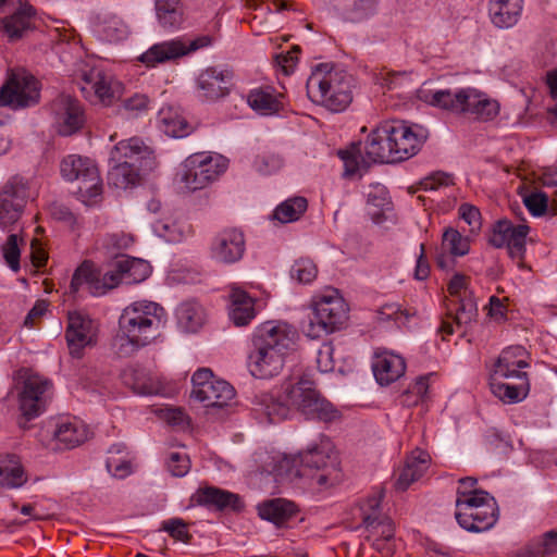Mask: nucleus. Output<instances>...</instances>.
I'll list each match as a JSON object with an SVG mask.
<instances>
[{
	"label": "nucleus",
	"instance_id": "obj_6",
	"mask_svg": "<svg viewBox=\"0 0 557 557\" xmlns=\"http://www.w3.org/2000/svg\"><path fill=\"white\" fill-rule=\"evenodd\" d=\"M309 99L331 112L345 111L352 101L351 77L331 63L315 65L306 84Z\"/></svg>",
	"mask_w": 557,
	"mask_h": 557
},
{
	"label": "nucleus",
	"instance_id": "obj_38",
	"mask_svg": "<svg viewBox=\"0 0 557 557\" xmlns=\"http://www.w3.org/2000/svg\"><path fill=\"white\" fill-rule=\"evenodd\" d=\"M364 195L368 214L375 223H380L384 212L392 208L391 197L386 187L379 183L371 184Z\"/></svg>",
	"mask_w": 557,
	"mask_h": 557
},
{
	"label": "nucleus",
	"instance_id": "obj_34",
	"mask_svg": "<svg viewBox=\"0 0 557 557\" xmlns=\"http://www.w3.org/2000/svg\"><path fill=\"white\" fill-rule=\"evenodd\" d=\"M194 499L198 505L220 510L237 509L239 503V497L236 494L213 486L199 488L194 495Z\"/></svg>",
	"mask_w": 557,
	"mask_h": 557
},
{
	"label": "nucleus",
	"instance_id": "obj_39",
	"mask_svg": "<svg viewBox=\"0 0 557 557\" xmlns=\"http://www.w3.org/2000/svg\"><path fill=\"white\" fill-rule=\"evenodd\" d=\"M35 10L32 5L24 4L12 15L3 18L2 27L11 39L20 38L32 26Z\"/></svg>",
	"mask_w": 557,
	"mask_h": 557
},
{
	"label": "nucleus",
	"instance_id": "obj_55",
	"mask_svg": "<svg viewBox=\"0 0 557 557\" xmlns=\"http://www.w3.org/2000/svg\"><path fill=\"white\" fill-rule=\"evenodd\" d=\"M2 255L9 268L17 272L20 270L21 250L18 246V236L10 234L5 243L2 245Z\"/></svg>",
	"mask_w": 557,
	"mask_h": 557
},
{
	"label": "nucleus",
	"instance_id": "obj_3",
	"mask_svg": "<svg viewBox=\"0 0 557 557\" xmlns=\"http://www.w3.org/2000/svg\"><path fill=\"white\" fill-rule=\"evenodd\" d=\"M296 331L285 322L268 321L252 335V346L247 355L249 373L260 380L281 373L286 356L293 350Z\"/></svg>",
	"mask_w": 557,
	"mask_h": 557
},
{
	"label": "nucleus",
	"instance_id": "obj_24",
	"mask_svg": "<svg viewBox=\"0 0 557 557\" xmlns=\"http://www.w3.org/2000/svg\"><path fill=\"white\" fill-rule=\"evenodd\" d=\"M92 32L99 40L116 44L127 39L132 29L122 16L113 12H102L95 16Z\"/></svg>",
	"mask_w": 557,
	"mask_h": 557
},
{
	"label": "nucleus",
	"instance_id": "obj_63",
	"mask_svg": "<svg viewBox=\"0 0 557 557\" xmlns=\"http://www.w3.org/2000/svg\"><path fill=\"white\" fill-rule=\"evenodd\" d=\"M453 184V176L444 172H435L430 176L423 178L420 183L421 188L425 191L436 190L443 186Z\"/></svg>",
	"mask_w": 557,
	"mask_h": 557
},
{
	"label": "nucleus",
	"instance_id": "obj_9",
	"mask_svg": "<svg viewBox=\"0 0 557 557\" xmlns=\"http://www.w3.org/2000/svg\"><path fill=\"white\" fill-rule=\"evenodd\" d=\"M61 174L70 182L77 181V194L86 205H92L102 191L101 178L95 162L77 154H70L61 162Z\"/></svg>",
	"mask_w": 557,
	"mask_h": 557
},
{
	"label": "nucleus",
	"instance_id": "obj_12",
	"mask_svg": "<svg viewBox=\"0 0 557 557\" xmlns=\"http://www.w3.org/2000/svg\"><path fill=\"white\" fill-rule=\"evenodd\" d=\"M388 135L389 144L393 152L381 151L382 158L395 159V162L404 161L414 156L426 135L424 131L418 126L414 128L401 121H391L382 123V132Z\"/></svg>",
	"mask_w": 557,
	"mask_h": 557
},
{
	"label": "nucleus",
	"instance_id": "obj_35",
	"mask_svg": "<svg viewBox=\"0 0 557 557\" xmlns=\"http://www.w3.org/2000/svg\"><path fill=\"white\" fill-rule=\"evenodd\" d=\"M156 14L159 25L171 32L181 28L185 20L181 0H156Z\"/></svg>",
	"mask_w": 557,
	"mask_h": 557
},
{
	"label": "nucleus",
	"instance_id": "obj_16",
	"mask_svg": "<svg viewBox=\"0 0 557 557\" xmlns=\"http://www.w3.org/2000/svg\"><path fill=\"white\" fill-rule=\"evenodd\" d=\"M79 78L81 91L90 102L110 106L120 95L119 83L100 69L86 66L79 71Z\"/></svg>",
	"mask_w": 557,
	"mask_h": 557
},
{
	"label": "nucleus",
	"instance_id": "obj_44",
	"mask_svg": "<svg viewBox=\"0 0 557 557\" xmlns=\"http://www.w3.org/2000/svg\"><path fill=\"white\" fill-rule=\"evenodd\" d=\"M308 208L305 197H292L280 203L273 211V219L281 223H290L299 220Z\"/></svg>",
	"mask_w": 557,
	"mask_h": 557
},
{
	"label": "nucleus",
	"instance_id": "obj_31",
	"mask_svg": "<svg viewBox=\"0 0 557 557\" xmlns=\"http://www.w3.org/2000/svg\"><path fill=\"white\" fill-rule=\"evenodd\" d=\"M505 377L490 376V388L492 394L505 404H516L522 401L530 392V381L528 376L513 377L517 383H505Z\"/></svg>",
	"mask_w": 557,
	"mask_h": 557
},
{
	"label": "nucleus",
	"instance_id": "obj_7",
	"mask_svg": "<svg viewBox=\"0 0 557 557\" xmlns=\"http://www.w3.org/2000/svg\"><path fill=\"white\" fill-rule=\"evenodd\" d=\"M311 309L312 318L304 327L305 335L311 339L341 330L348 319V307L334 288L317 294L312 298Z\"/></svg>",
	"mask_w": 557,
	"mask_h": 557
},
{
	"label": "nucleus",
	"instance_id": "obj_47",
	"mask_svg": "<svg viewBox=\"0 0 557 557\" xmlns=\"http://www.w3.org/2000/svg\"><path fill=\"white\" fill-rule=\"evenodd\" d=\"M384 497V491H375L360 505L362 522L367 528L373 527L381 520L380 506Z\"/></svg>",
	"mask_w": 557,
	"mask_h": 557
},
{
	"label": "nucleus",
	"instance_id": "obj_26",
	"mask_svg": "<svg viewBox=\"0 0 557 557\" xmlns=\"http://www.w3.org/2000/svg\"><path fill=\"white\" fill-rule=\"evenodd\" d=\"M431 462L430 455L422 449L412 450L406 458L403 468L398 471L394 486L398 491H406L412 483L419 481Z\"/></svg>",
	"mask_w": 557,
	"mask_h": 557
},
{
	"label": "nucleus",
	"instance_id": "obj_49",
	"mask_svg": "<svg viewBox=\"0 0 557 557\" xmlns=\"http://www.w3.org/2000/svg\"><path fill=\"white\" fill-rule=\"evenodd\" d=\"M442 248L455 257H462L469 252L470 244L468 237L449 228L443 234Z\"/></svg>",
	"mask_w": 557,
	"mask_h": 557
},
{
	"label": "nucleus",
	"instance_id": "obj_58",
	"mask_svg": "<svg viewBox=\"0 0 557 557\" xmlns=\"http://www.w3.org/2000/svg\"><path fill=\"white\" fill-rule=\"evenodd\" d=\"M447 290L450 296L457 297L458 301L461 299H472L469 297L471 292L469 290V277L456 273L449 281Z\"/></svg>",
	"mask_w": 557,
	"mask_h": 557
},
{
	"label": "nucleus",
	"instance_id": "obj_29",
	"mask_svg": "<svg viewBox=\"0 0 557 557\" xmlns=\"http://www.w3.org/2000/svg\"><path fill=\"white\" fill-rule=\"evenodd\" d=\"M186 54V42L182 39H172L154 44L139 57V61L148 67H154Z\"/></svg>",
	"mask_w": 557,
	"mask_h": 557
},
{
	"label": "nucleus",
	"instance_id": "obj_28",
	"mask_svg": "<svg viewBox=\"0 0 557 557\" xmlns=\"http://www.w3.org/2000/svg\"><path fill=\"white\" fill-rule=\"evenodd\" d=\"M372 370L380 385H389L404 375L406 362L399 355L381 351L375 354Z\"/></svg>",
	"mask_w": 557,
	"mask_h": 557
},
{
	"label": "nucleus",
	"instance_id": "obj_30",
	"mask_svg": "<svg viewBox=\"0 0 557 557\" xmlns=\"http://www.w3.org/2000/svg\"><path fill=\"white\" fill-rule=\"evenodd\" d=\"M523 0H490L488 15L497 28L515 26L522 13Z\"/></svg>",
	"mask_w": 557,
	"mask_h": 557
},
{
	"label": "nucleus",
	"instance_id": "obj_21",
	"mask_svg": "<svg viewBox=\"0 0 557 557\" xmlns=\"http://www.w3.org/2000/svg\"><path fill=\"white\" fill-rule=\"evenodd\" d=\"M52 112L57 131L63 136L76 133L85 121L79 101L69 95H61L53 101Z\"/></svg>",
	"mask_w": 557,
	"mask_h": 557
},
{
	"label": "nucleus",
	"instance_id": "obj_25",
	"mask_svg": "<svg viewBox=\"0 0 557 557\" xmlns=\"http://www.w3.org/2000/svg\"><path fill=\"white\" fill-rule=\"evenodd\" d=\"M153 156L152 149L140 138L132 137L120 140L111 150L109 162H126L144 168L149 165Z\"/></svg>",
	"mask_w": 557,
	"mask_h": 557
},
{
	"label": "nucleus",
	"instance_id": "obj_37",
	"mask_svg": "<svg viewBox=\"0 0 557 557\" xmlns=\"http://www.w3.org/2000/svg\"><path fill=\"white\" fill-rule=\"evenodd\" d=\"M178 327L186 333L200 330L206 321V313L201 305L196 301H186L176 309Z\"/></svg>",
	"mask_w": 557,
	"mask_h": 557
},
{
	"label": "nucleus",
	"instance_id": "obj_32",
	"mask_svg": "<svg viewBox=\"0 0 557 557\" xmlns=\"http://www.w3.org/2000/svg\"><path fill=\"white\" fill-rule=\"evenodd\" d=\"M230 319L236 326H245L256 317L255 299L238 286L230 290Z\"/></svg>",
	"mask_w": 557,
	"mask_h": 557
},
{
	"label": "nucleus",
	"instance_id": "obj_54",
	"mask_svg": "<svg viewBox=\"0 0 557 557\" xmlns=\"http://www.w3.org/2000/svg\"><path fill=\"white\" fill-rule=\"evenodd\" d=\"M283 164V159L275 153L259 154L253 161L255 170L262 175L276 173L282 169Z\"/></svg>",
	"mask_w": 557,
	"mask_h": 557
},
{
	"label": "nucleus",
	"instance_id": "obj_20",
	"mask_svg": "<svg viewBox=\"0 0 557 557\" xmlns=\"http://www.w3.org/2000/svg\"><path fill=\"white\" fill-rule=\"evenodd\" d=\"M245 249L244 233L237 228H225L212 238L210 257L216 262L232 264L243 258Z\"/></svg>",
	"mask_w": 557,
	"mask_h": 557
},
{
	"label": "nucleus",
	"instance_id": "obj_1",
	"mask_svg": "<svg viewBox=\"0 0 557 557\" xmlns=\"http://www.w3.org/2000/svg\"><path fill=\"white\" fill-rule=\"evenodd\" d=\"M258 399L257 410L271 423L287 419L292 408L308 419L326 423L341 418L339 410L321 395L314 381L306 374L286 380L280 389L262 394Z\"/></svg>",
	"mask_w": 557,
	"mask_h": 557
},
{
	"label": "nucleus",
	"instance_id": "obj_43",
	"mask_svg": "<svg viewBox=\"0 0 557 557\" xmlns=\"http://www.w3.org/2000/svg\"><path fill=\"white\" fill-rule=\"evenodd\" d=\"M476 315V305L472 299H461L456 308V313L453 320H444L440 331L444 334L450 335L455 332V325L458 329L467 326L471 323Z\"/></svg>",
	"mask_w": 557,
	"mask_h": 557
},
{
	"label": "nucleus",
	"instance_id": "obj_19",
	"mask_svg": "<svg viewBox=\"0 0 557 557\" xmlns=\"http://www.w3.org/2000/svg\"><path fill=\"white\" fill-rule=\"evenodd\" d=\"M50 386V381L38 374L25 376L18 401L20 409L27 419H34L45 411Z\"/></svg>",
	"mask_w": 557,
	"mask_h": 557
},
{
	"label": "nucleus",
	"instance_id": "obj_4",
	"mask_svg": "<svg viewBox=\"0 0 557 557\" xmlns=\"http://www.w3.org/2000/svg\"><path fill=\"white\" fill-rule=\"evenodd\" d=\"M338 460L333 442L322 435L295 456L284 457L280 468L290 479H305L310 486L327 487L339 481Z\"/></svg>",
	"mask_w": 557,
	"mask_h": 557
},
{
	"label": "nucleus",
	"instance_id": "obj_23",
	"mask_svg": "<svg viewBox=\"0 0 557 557\" xmlns=\"http://www.w3.org/2000/svg\"><path fill=\"white\" fill-rule=\"evenodd\" d=\"M529 366V354L524 347L509 346L500 352L490 376L505 377L506 380L528 376L523 369Z\"/></svg>",
	"mask_w": 557,
	"mask_h": 557
},
{
	"label": "nucleus",
	"instance_id": "obj_46",
	"mask_svg": "<svg viewBox=\"0 0 557 557\" xmlns=\"http://www.w3.org/2000/svg\"><path fill=\"white\" fill-rule=\"evenodd\" d=\"M529 226L525 224L515 225L508 220L498 221L493 227V234L490 238V243L496 248H503L516 236L519 231H529Z\"/></svg>",
	"mask_w": 557,
	"mask_h": 557
},
{
	"label": "nucleus",
	"instance_id": "obj_56",
	"mask_svg": "<svg viewBox=\"0 0 557 557\" xmlns=\"http://www.w3.org/2000/svg\"><path fill=\"white\" fill-rule=\"evenodd\" d=\"M428 391L429 377L421 376L404 394L403 403L407 406H414L426 397Z\"/></svg>",
	"mask_w": 557,
	"mask_h": 557
},
{
	"label": "nucleus",
	"instance_id": "obj_22",
	"mask_svg": "<svg viewBox=\"0 0 557 557\" xmlns=\"http://www.w3.org/2000/svg\"><path fill=\"white\" fill-rule=\"evenodd\" d=\"M232 73L219 67H208L197 77L198 96L203 101H215L228 95Z\"/></svg>",
	"mask_w": 557,
	"mask_h": 557
},
{
	"label": "nucleus",
	"instance_id": "obj_59",
	"mask_svg": "<svg viewBox=\"0 0 557 557\" xmlns=\"http://www.w3.org/2000/svg\"><path fill=\"white\" fill-rule=\"evenodd\" d=\"M476 479L473 476H466L458 480V487L456 493V505L460 504L463 498H474L479 493H486L476 487Z\"/></svg>",
	"mask_w": 557,
	"mask_h": 557
},
{
	"label": "nucleus",
	"instance_id": "obj_48",
	"mask_svg": "<svg viewBox=\"0 0 557 557\" xmlns=\"http://www.w3.org/2000/svg\"><path fill=\"white\" fill-rule=\"evenodd\" d=\"M412 315L413 312L404 309L399 304H385L379 309L376 320L381 323L393 321L397 326H403Z\"/></svg>",
	"mask_w": 557,
	"mask_h": 557
},
{
	"label": "nucleus",
	"instance_id": "obj_2",
	"mask_svg": "<svg viewBox=\"0 0 557 557\" xmlns=\"http://www.w3.org/2000/svg\"><path fill=\"white\" fill-rule=\"evenodd\" d=\"M168 323L162 306L150 300H136L127 305L119 318L114 346L116 354L128 357L158 341Z\"/></svg>",
	"mask_w": 557,
	"mask_h": 557
},
{
	"label": "nucleus",
	"instance_id": "obj_10",
	"mask_svg": "<svg viewBox=\"0 0 557 557\" xmlns=\"http://www.w3.org/2000/svg\"><path fill=\"white\" fill-rule=\"evenodd\" d=\"M455 518L466 531H487L498 519L496 500L490 493H479L474 498H463L456 505Z\"/></svg>",
	"mask_w": 557,
	"mask_h": 557
},
{
	"label": "nucleus",
	"instance_id": "obj_13",
	"mask_svg": "<svg viewBox=\"0 0 557 557\" xmlns=\"http://www.w3.org/2000/svg\"><path fill=\"white\" fill-rule=\"evenodd\" d=\"M40 88L38 81L24 70L12 71L5 85L0 89V106L22 109L38 103Z\"/></svg>",
	"mask_w": 557,
	"mask_h": 557
},
{
	"label": "nucleus",
	"instance_id": "obj_11",
	"mask_svg": "<svg viewBox=\"0 0 557 557\" xmlns=\"http://www.w3.org/2000/svg\"><path fill=\"white\" fill-rule=\"evenodd\" d=\"M227 164V160L218 153H194L184 162L181 182L189 191L202 189L224 173Z\"/></svg>",
	"mask_w": 557,
	"mask_h": 557
},
{
	"label": "nucleus",
	"instance_id": "obj_51",
	"mask_svg": "<svg viewBox=\"0 0 557 557\" xmlns=\"http://www.w3.org/2000/svg\"><path fill=\"white\" fill-rule=\"evenodd\" d=\"M98 281V272L89 261L83 262L74 272L70 289L77 293L84 285L92 286Z\"/></svg>",
	"mask_w": 557,
	"mask_h": 557
},
{
	"label": "nucleus",
	"instance_id": "obj_64",
	"mask_svg": "<svg viewBox=\"0 0 557 557\" xmlns=\"http://www.w3.org/2000/svg\"><path fill=\"white\" fill-rule=\"evenodd\" d=\"M459 215L470 226L471 232L481 227V213L476 207L463 203L459 208Z\"/></svg>",
	"mask_w": 557,
	"mask_h": 557
},
{
	"label": "nucleus",
	"instance_id": "obj_15",
	"mask_svg": "<svg viewBox=\"0 0 557 557\" xmlns=\"http://www.w3.org/2000/svg\"><path fill=\"white\" fill-rule=\"evenodd\" d=\"M30 198L27 181L14 176L0 189V227L3 231L13 230Z\"/></svg>",
	"mask_w": 557,
	"mask_h": 557
},
{
	"label": "nucleus",
	"instance_id": "obj_41",
	"mask_svg": "<svg viewBox=\"0 0 557 557\" xmlns=\"http://www.w3.org/2000/svg\"><path fill=\"white\" fill-rule=\"evenodd\" d=\"M106 468L112 476L117 479H124L133 472L132 461L124 445L117 444L110 447Z\"/></svg>",
	"mask_w": 557,
	"mask_h": 557
},
{
	"label": "nucleus",
	"instance_id": "obj_61",
	"mask_svg": "<svg viewBox=\"0 0 557 557\" xmlns=\"http://www.w3.org/2000/svg\"><path fill=\"white\" fill-rule=\"evenodd\" d=\"M523 203L532 215L541 216L547 210L548 197L544 193H531L524 196Z\"/></svg>",
	"mask_w": 557,
	"mask_h": 557
},
{
	"label": "nucleus",
	"instance_id": "obj_62",
	"mask_svg": "<svg viewBox=\"0 0 557 557\" xmlns=\"http://www.w3.org/2000/svg\"><path fill=\"white\" fill-rule=\"evenodd\" d=\"M190 468V462L184 453H171L168 459V469L173 476H184Z\"/></svg>",
	"mask_w": 557,
	"mask_h": 557
},
{
	"label": "nucleus",
	"instance_id": "obj_27",
	"mask_svg": "<svg viewBox=\"0 0 557 557\" xmlns=\"http://www.w3.org/2000/svg\"><path fill=\"white\" fill-rule=\"evenodd\" d=\"M246 102L252 111L263 116L278 113L284 106L283 95L269 85L250 89Z\"/></svg>",
	"mask_w": 557,
	"mask_h": 557
},
{
	"label": "nucleus",
	"instance_id": "obj_40",
	"mask_svg": "<svg viewBox=\"0 0 557 557\" xmlns=\"http://www.w3.org/2000/svg\"><path fill=\"white\" fill-rule=\"evenodd\" d=\"M160 127L164 134L173 138H182L191 133V126L176 110L166 108L159 113Z\"/></svg>",
	"mask_w": 557,
	"mask_h": 557
},
{
	"label": "nucleus",
	"instance_id": "obj_60",
	"mask_svg": "<svg viewBox=\"0 0 557 557\" xmlns=\"http://www.w3.org/2000/svg\"><path fill=\"white\" fill-rule=\"evenodd\" d=\"M528 233L529 231L517 232L516 236L506 246L509 257L517 261L518 264L524 258Z\"/></svg>",
	"mask_w": 557,
	"mask_h": 557
},
{
	"label": "nucleus",
	"instance_id": "obj_52",
	"mask_svg": "<svg viewBox=\"0 0 557 557\" xmlns=\"http://www.w3.org/2000/svg\"><path fill=\"white\" fill-rule=\"evenodd\" d=\"M154 234L168 243H180L186 236V230H183L177 223L158 220L152 224Z\"/></svg>",
	"mask_w": 557,
	"mask_h": 557
},
{
	"label": "nucleus",
	"instance_id": "obj_33",
	"mask_svg": "<svg viewBox=\"0 0 557 557\" xmlns=\"http://www.w3.org/2000/svg\"><path fill=\"white\" fill-rule=\"evenodd\" d=\"M88 429L77 418H61L55 423L53 436L64 448H73L88 438Z\"/></svg>",
	"mask_w": 557,
	"mask_h": 557
},
{
	"label": "nucleus",
	"instance_id": "obj_18",
	"mask_svg": "<svg viewBox=\"0 0 557 557\" xmlns=\"http://www.w3.org/2000/svg\"><path fill=\"white\" fill-rule=\"evenodd\" d=\"M151 273L150 264L137 258L121 256L112 263V269L104 273L103 284L112 288L119 284H137Z\"/></svg>",
	"mask_w": 557,
	"mask_h": 557
},
{
	"label": "nucleus",
	"instance_id": "obj_45",
	"mask_svg": "<svg viewBox=\"0 0 557 557\" xmlns=\"http://www.w3.org/2000/svg\"><path fill=\"white\" fill-rule=\"evenodd\" d=\"M124 379L127 384L132 385L137 394L156 395L160 392V384L157 379L144 370L132 369L131 373H124Z\"/></svg>",
	"mask_w": 557,
	"mask_h": 557
},
{
	"label": "nucleus",
	"instance_id": "obj_5",
	"mask_svg": "<svg viewBox=\"0 0 557 557\" xmlns=\"http://www.w3.org/2000/svg\"><path fill=\"white\" fill-rule=\"evenodd\" d=\"M420 98L437 109L482 122L494 120L500 109L497 100L475 87L422 90Z\"/></svg>",
	"mask_w": 557,
	"mask_h": 557
},
{
	"label": "nucleus",
	"instance_id": "obj_42",
	"mask_svg": "<svg viewBox=\"0 0 557 557\" xmlns=\"http://www.w3.org/2000/svg\"><path fill=\"white\" fill-rule=\"evenodd\" d=\"M109 164L108 180L116 188L126 189L136 185L139 181L140 166L131 165L126 162H109Z\"/></svg>",
	"mask_w": 557,
	"mask_h": 557
},
{
	"label": "nucleus",
	"instance_id": "obj_53",
	"mask_svg": "<svg viewBox=\"0 0 557 557\" xmlns=\"http://www.w3.org/2000/svg\"><path fill=\"white\" fill-rule=\"evenodd\" d=\"M159 531L166 532L173 540L183 543H188L191 537L187 523L181 518L163 520Z\"/></svg>",
	"mask_w": 557,
	"mask_h": 557
},
{
	"label": "nucleus",
	"instance_id": "obj_14",
	"mask_svg": "<svg viewBox=\"0 0 557 557\" xmlns=\"http://www.w3.org/2000/svg\"><path fill=\"white\" fill-rule=\"evenodd\" d=\"M191 397L205 407H224L235 396L234 387L224 380L216 379L208 368L198 369L191 377Z\"/></svg>",
	"mask_w": 557,
	"mask_h": 557
},
{
	"label": "nucleus",
	"instance_id": "obj_50",
	"mask_svg": "<svg viewBox=\"0 0 557 557\" xmlns=\"http://www.w3.org/2000/svg\"><path fill=\"white\" fill-rule=\"evenodd\" d=\"M317 275L318 268L309 258L297 259L290 268V277L300 284L312 283Z\"/></svg>",
	"mask_w": 557,
	"mask_h": 557
},
{
	"label": "nucleus",
	"instance_id": "obj_57",
	"mask_svg": "<svg viewBox=\"0 0 557 557\" xmlns=\"http://www.w3.org/2000/svg\"><path fill=\"white\" fill-rule=\"evenodd\" d=\"M315 362L320 372L329 373L333 371L335 362L334 346L332 343L326 342L321 345L317 351Z\"/></svg>",
	"mask_w": 557,
	"mask_h": 557
},
{
	"label": "nucleus",
	"instance_id": "obj_8",
	"mask_svg": "<svg viewBox=\"0 0 557 557\" xmlns=\"http://www.w3.org/2000/svg\"><path fill=\"white\" fill-rule=\"evenodd\" d=\"M382 132V124L375 127L369 135L364 144L352 143L347 149L339 150L338 157L345 165V173L354 175L366 170L371 163H394L395 159L382 158L381 151L393 149L389 144L388 135Z\"/></svg>",
	"mask_w": 557,
	"mask_h": 557
},
{
	"label": "nucleus",
	"instance_id": "obj_17",
	"mask_svg": "<svg viewBox=\"0 0 557 557\" xmlns=\"http://www.w3.org/2000/svg\"><path fill=\"white\" fill-rule=\"evenodd\" d=\"M98 323L87 313L70 311L67 313V326L65 338L70 352L74 357H81L86 347L94 346L97 341Z\"/></svg>",
	"mask_w": 557,
	"mask_h": 557
},
{
	"label": "nucleus",
	"instance_id": "obj_36",
	"mask_svg": "<svg viewBox=\"0 0 557 557\" xmlns=\"http://www.w3.org/2000/svg\"><path fill=\"white\" fill-rule=\"evenodd\" d=\"M257 510L262 520L281 525L296 512V507L294 503L289 500L274 498L258 504Z\"/></svg>",
	"mask_w": 557,
	"mask_h": 557
}]
</instances>
